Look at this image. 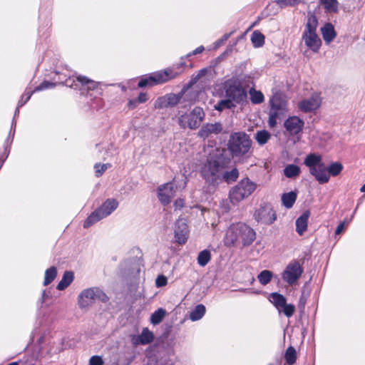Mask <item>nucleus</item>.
<instances>
[{
	"label": "nucleus",
	"instance_id": "obj_26",
	"mask_svg": "<svg viewBox=\"0 0 365 365\" xmlns=\"http://www.w3.org/2000/svg\"><path fill=\"white\" fill-rule=\"evenodd\" d=\"M73 280V274L71 272H66L61 279V280L59 282V283L57 285V289L58 290H63L67 287L70 285V284Z\"/></svg>",
	"mask_w": 365,
	"mask_h": 365
},
{
	"label": "nucleus",
	"instance_id": "obj_49",
	"mask_svg": "<svg viewBox=\"0 0 365 365\" xmlns=\"http://www.w3.org/2000/svg\"><path fill=\"white\" fill-rule=\"evenodd\" d=\"M148 96L147 94L145 93H141L138 97V103H145L148 101Z\"/></svg>",
	"mask_w": 365,
	"mask_h": 365
},
{
	"label": "nucleus",
	"instance_id": "obj_25",
	"mask_svg": "<svg viewBox=\"0 0 365 365\" xmlns=\"http://www.w3.org/2000/svg\"><path fill=\"white\" fill-rule=\"evenodd\" d=\"M269 299L279 310H280L286 303L285 297L276 292L270 294Z\"/></svg>",
	"mask_w": 365,
	"mask_h": 365
},
{
	"label": "nucleus",
	"instance_id": "obj_54",
	"mask_svg": "<svg viewBox=\"0 0 365 365\" xmlns=\"http://www.w3.org/2000/svg\"><path fill=\"white\" fill-rule=\"evenodd\" d=\"M229 37H230V34H225V35L223 36V38H222V41H227V40L228 39V38H229Z\"/></svg>",
	"mask_w": 365,
	"mask_h": 365
},
{
	"label": "nucleus",
	"instance_id": "obj_24",
	"mask_svg": "<svg viewBox=\"0 0 365 365\" xmlns=\"http://www.w3.org/2000/svg\"><path fill=\"white\" fill-rule=\"evenodd\" d=\"M319 3L326 13L335 14L338 12L339 2L337 0H319Z\"/></svg>",
	"mask_w": 365,
	"mask_h": 365
},
{
	"label": "nucleus",
	"instance_id": "obj_36",
	"mask_svg": "<svg viewBox=\"0 0 365 365\" xmlns=\"http://www.w3.org/2000/svg\"><path fill=\"white\" fill-rule=\"evenodd\" d=\"M56 269L54 267H51L49 269H46L45 272V277H44V285H48L50 284L56 277Z\"/></svg>",
	"mask_w": 365,
	"mask_h": 365
},
{
	"label": "nucleus",
	"instance_id": "obj_37",
	"mask_svg": "<svg viewBox=\"0 0 365 365\" xmlns=\"http://www.w3.org/2000/svg\"><path fill=\"white\" fill-rule=\"evenodd\" d=\"M250 100L252 103H261L264 101V96L260 91H255V89L250 90Z\"/></svg>",
	"mask_w": 365,
	"mask_h": 365
},
{
	"label": "nucleus",
	"instance_id": "obj_19",
	"mask_svg": "<svg viewBox=\"0 0 365 365\" xmlns=\"http://www.w3.org/2000/svg\"><path fill=\"white\" fill-rule=\"evenodd\" d=\"M222 130V126L220 123H206L199 130L197 135L202 138H207L212 134H218Z\"/></svg>",
	"mask_w": 365,
	"mask_h": 365
},
{
	"label": "nucleus",
	"instance_id": "obj_59",
	"mask_svg": "<svg viewBox=\"0 0 365 365\" xmlns=\"http://www.w3.org/2000/svg\"><path fill=\"white\" fill-rule=\"evenodd\" d=\"M7 365H19V363L15 361V362H11V363H10V364H9Z\"/></svg>",
	"mask_w": 365,
	"mask_h": 365
},
{
	"label": "nucleus",
	"instance_id": "obj_15",
	"mask_svg": "<svg viewBox=\"0 0 365 365\" xmlns=\"http://www.w3.org/2000/svg\"><path fill=\"white\" fill-rule=\"evenodd\" d=\"M101 291L96 288L83 290L78 296V302L81 308L90 306L96 299L100 297Z\"/></svg>",
	"mask_w": 365,
	"mask_h": 365
},
{
	"label": "nucleus",
	"instance_id": "obj_31",
	"mask_svg": "<svg viewBox=\"0 0 365 365\" xmlns=\"http://www.w3.org/2000/svg\"><path fill=\"white\" fill-rule=\"evenodd\" d=\"M211 259V254L210 252L205 250L201 251L197 256V263L201 267H205Z\"/></svg>",
	"mask_w": 365,
	"mask_h": 365
},
{
	"label": "nucleus",
	"instance_id": "obj_45",
	"mask_svg": "<svg viewBox=\"0 0 365 365\" xmlns=\"http://www.w3.org/2000/svg\"><path fill=\"white\" fill-rule=\"evenodd\" d=\"M303 0H278L277 1V4H279L280 6H284V5H295V4H297L300 2H302Z\"/></svg>",
	"mask_w": 365,
	"mask_h": 365
},
{
	"label": "nucleus",
	"instance_id": "obj_23",
	"mask_svg": "<svg viewBox=\"0 0 365 365\" xmlns=\"http://www.w3.org/2000/svg\"><path fill=\"white\" fill-rule=\"evenodd\" d=\"M297 197V192L295 191H291L282 194L281 197L282 205L287 209H290L294 204Z\"/></svg>",
	"mask_w": 365,
	"mask_h": 365
},
{
	"label": "nucleus",
	"instance_id": "obj_42",
	"mask_svg": "<svg viewBox=\"0 0 365 365\" xmlns=\"http://www.w3.org/2000/svg\"><path fill=\"white\" fill-rule=\"evenodd\" d=\"M110 167V165L108 164V163L107 164L96 163L94 165L96 176V177L101 176L103 175V173Z\"/></svg>",
	"mask_w": 365,
	"mask_h": 365
},
{
	"label": "nucleus",
	"instance_id": "obj_56",
	"mask_svg": "<svg viewBox=\"0 0 365 365\" xmlns=\"http://www.w3.org/2000/svg\"><path fill=\"white\" fill-rule=\"evenodd\" d=\"M46 297V292H45V291H43L42 293V302H44Z\"/></svg>",
	"mask_w": 365,
	"mask_h": 365
},
{
	"label": "nucleus",
	"instance_id": "obj_4",
	"mask_svg": "<svg viewBox=\"0 0 365 365\" xmlns=\"http://www.w3.org/2000/svg\"><path fill=\"white\" fill-rule=\"evenodd\" d=\"M256 234L253 229L245 224L237 223L232 225L227 230L225 237V244L227 246L241 242L244 246L251 245L255 240Z\"/></svg>",
	"mask_w": 365,
	"mask_h": 365
},
{
	"label": "nucleus",
	"instance_id": "obj_6",
	"mask_svg": "<svg viewBox=\"0 0 365 365\" xmlns=\"http://www.w3.org/2000/svg\"><path fill=\"white\" fill-rule=\"evenodd\" d=\"M304 164L309 168V173L319 183L324 184L329 182V175L320 155L309 153L304 158Z\"/></svg>",
	"mask_w": 365,
	"mask_h": 365
},
{
	"label": "nucleus",
	"instance_id": "obj_46",
	"mask_svg": "<svg viewBox=\"0 0 365 365\" xmlns=\"http://www.w3.org/2000/svg\"><path fill=\"white\" fill-rule=\"evenodd\" d=\"M168 283V279L164 275H160L155 280V284L157 287L165 286Z\"/></svg>",
	"mask_w": 365,
	"mask_h": 365
},
{
	"label": "nucleus",
	"instance_id": "obj_1",
	"mask_svg": "<svg viewBox=\"0 0 365 365\" xmlns=\"http://www.w3.org/2000/svg\"><path fill=\"white\" fill-rule=\"evenodd\" d=\"M200 174L212 191L222 182L231 183L237 180L239 172L236 168L230 170H227L225 163L220 156L210 155L207 160L202 164Z\"/></svg>",
	"mask_w": 365,
	"mask_h": 365
},
{
	"label": "nucleus",
	"instance_id": "obj_21",
	"mask_svg": "<svg viewBox=\"0 0 365 365\" xmlns=\"http://www.w3.org/2000/svg\"><path fill=\"white\" fill-rule=\"evenodd\" d=\"M321 33L326 43L329 44L336 37V33L334 26L330 23H327L321 28Z\"/></svg>",
	"mask_w": 365,
	"mask_h": 365
},
{
	"label": "nucleus",
	"instance_id": "obj_35",
	"mask_svg": "<svg viewBox=\"0 0 365 365\" xmlns=\"http://www.w3.org/2000/svg\"><path fill=\"white\" fill-rule=\"evenodd\" d=\"M251 41L255 47H260L264 43V36L259 31H254L252 34Z\"/></svg>",
	"mask_w": 365,
	"mask_h": 365
},
{
	"label": "nucleus",
	"instance_id": "obj_22",
	"mask_svg": "<svg viewBox=\"0 0 365 365\" xmlns=\"http://www.w3.org/2000/svg\"><path fill=\"white\" fill-rule=\"evenodd\" d=\"M309 212H304L296 220V231L299 235H302L307 230Z\"/></svg>",
	"mask_w": 365,
	"mask_h": 365
},
{
	"label": "nucleus",
	"instance_id": "obj_9",
	"mask_svg": "<svg viewBox=\"0 0 365 365\" xmlns=\"http://www.w3.org/2000/svg\"><path fill=\"white\" fill-rule=\"evenodd\" d=\"M118 206L115 199H108L99 208L93 212L85 220L84 228H88L96 222L110 215Z\"/></svg>",
	"mask_w": 365,
	"mask_h": 365
},
{
	"label": "nucleus",
	"instance_id": "obj_50",
	"mask_svg": "<svg viewBox=\"0 0 365 365\" xmlns=\"http://www.w3.org/2000/svg\"><path fill=\"white\" fill-rule=\"evenodd\" d=\"M345 229V222H341L336 227V230H335V233L336 235H339L341 232L344 231V230Z\"/></svg>",
	"mask_w": 365,
	"mask_h": 365
},
{
	"label": "nucleus",
	"instance_id": "obj_16",
	"mask_svg": "<svg viewBox=\"0 0 365 365\" xmlns=\"http://www.w3.org/2000/svg\"><path fill=\"white\" fill-rule=\"evenodd\" d=\"M189 235L187 225L184 220H178L175 226V238L180 245L186 242Z\"/></svg>",
	"mask_w": 365,
	"mask_h": 365
},
{
	"label": "nucleus",
	"instance_id": "obj_34",
	"mask_svg": "<svg viewBox=\"0 0 365 365\" xmlns=\"http://www.w3.org/2000/svg\"><path fill=\"white\" fill-rule=\"evenodd\" d=\"M270 136V133L268 131L262 130L256 133L255 139L259 145H264L268 141Z\"/></svg>",
	"mask_w": 365,
	"mask_h": 365
},
{
	"label": "nucleus",
	"instance_id": "obj_18",
	"mask_svg": "<svg viewBox=\"0 0 365 365\" xmlns=\"http://www.w3.org/2000/svg\"><path fill=\"white\" fill-rule=\"evenodd\" d=\"M154 334L150 331L148 328H143L142 332L138 335H134L131 338V341L133 345L138 346L145 345L151 343L154 340Z\"/></svg>",
	"mask_w": 365,
	"mask_h": 365
},
{
	"label": "nucleus",
	"instance_id": "obj_58",
	"mask_svg": "<svg viewBox=\"0 0 365 365\" xmlns=\"http://www.w3.org/2000/svg\"><path fill=\"white\" fill-rule=\"evenodd\" d=\"M230 210V207L229 206L227 205L225 207V212H228Z\"/></svg>",
	"mask_w": 365,
	"mask_h": 365
},
{
	"label": "nucleus",
	"instance_id": "obj_12",
	"mask_svg": "<svg viewBox=\"0 0 365 365\" xmlns=\"http://www.w3.org/2000/svg\"><path fill=\"white\" fill-rule=\"evenodd\" d=\"M322 103V98L320 94L314 93L309 98L299 101L297 108L303 113L314 112L320 108Z\"/></svg>",
	"mask_w": 365,
	"mask_h": 365
},
{
	"label": "nucleus",
	"instance_id": "obj_48",
	"mask_svg": "<svg viewBox=\"0 0 365 365\" xmlns=\"http://www.w3.org/2000/svg\"><path fill=\"white\" fill-rule=\"evenodd\" d=\"M174 206L175 209L182 208L184 206V200L177 199L174 202Z\"/></svg>",
	"mask_w": 365,
	"mask_h": 365
},
{
	"label": "nucleus",
	"instance_id": "obj_28",
	"mask_svg": "<svg viewBox=\"0 0 365 365\" xmlns=\"http://www.w3.org/2000/svg\"><path fill=\"white\" fill-rule=\"evenodd\" d=\"M166 315V311L163 308H159L150 316V323L156 325L160 324Z\"/></svg>",
	"mask_w": 365,
	"mask_h": 365
},
{
	"label": "nucleus",
	"instance_id": "obj_17",
	"mask_svg": "<svg viewBox=\"0 0 365 365\" xmlns=\"http://www.w3.org/2000/svg\"><path fill=\"white\" fill-rule=\"evenodd\" d=\"M304 123L297 116L288 118L284 123V128L291 135H297L302 130Z\"/></svg>",
	"mask_w": 365,
	"mask_h": 365
},
{
	"label": "nucleus",
	"instance_id": "obj_44",
	"mask_svg": "<svg viewBox=\"0 0 365 365\" xmlns=\"http://www.w3.org/2000/svg\"><path fill=\"white\" fill-rule=\"evenodd\" d=\"M55 86H56V84L53 83H50L48 81H44V82L41 83L38 86H37L35 88L34 91H42V90L48 89V88H53Z\"/></svg>",
	"mask_w": 365,
	"mask_h": 365
},
{
	"label": "nucleus",
	"instance_id": "obj_47",
	"mask_svg": "<svg viewBox=\"0 0 365 365\" xmlns=\"http://www.w3.org/2000/svg\"><path fill=\"white\" fill-rule=\"evenodd\" d=\"M90 365H103V361L99 356H93L89 360Z\"/></svg>",
	"mask_w": 365,
	"mask_h": 365
},
{
	"label": "nucleus",
	"instance_id": "obj_39",
	"mask_svg": "<svg viewBox=\"0 0 365 365\" xmlns=\"http://www.w3.org/2000/svg\"><path fill=\"white\" fill-rule=\"evenodd\" d=\"M166 100L168 101V103L170 107H173L177 105L181 98L180 95H177L175 93H169L165 96Z\"/></svg>",
	"mask_w": 365,
	"mask_h": 365
},
{
	"label": "nucleus",
	"instance_id": "obj_3",
	"mask_svg": "<svg viewBox=\"0 0 365 365\" xmlns=\"http://www.w3.org/2000/svg\"><path fill=\"white\" fill-rule=\"evenodd\" d=\"M205 117V113L200 106H195L192 109L183 107L178 110L174 119L180 128L195 130L200 126Z\"/></svg>",
	"mask_w": 365,
	"mask_h": 365
},
{
	"label": "nucleus",
	"instance_id": "obj_30",
	"mask_svg": "<svg viewBox=\"0 0 365 365\" xmlns=\"http://www.w3.org/2000/svg\"><path fill=\"white\" fill-rule=\"evenodd\" d=\"M77 81L82 84V86H86L88 90H94L98 86V83L93 80L83 76H78Z\"/></svg>",
	"mask_w": 365,
	"mask_h": 365
},
{
	"label": "nucleus",
	"instance_id": "obj_13",
	"mask_svg": "<svg viewBox=\"0 0 365 365\" xmlns=\"http://www.w3.org/2000/svg\"><path fill=\"white\" fill-rule=\"evenodd\" d=\"M176 186L174 182H167L157 188V196L163 205H168L174 197L176 192Z\"/></svg>",
	"mask_w": 365,
	"mask_h": 365
},
{
	"label": "nucleus",
	"instance_id": "obj_55",
	"mask_svg": "<svg viewBox=\"0 0 365 365\" xmlns=\"http://www.w3.org/2000/svg\"><path fill=\"white\" fill-rule=\"evenodd\" d=\"M205 73V71L204 70H201L199 73L197 74V78H200L201 76H202Z\"/></svg>",
	"mask_w": 365,
	"mask_h": 365
},
{
	"label": "nucleus",
	"instance_id": "obj_20",
	"mask_svg": "<svg viewBox=\"0 0 365 365\" xmlns=\"http://www.w3.org/2000/svg\"><path fill=\"white\" fill-rule=\"evenodd\" d=\"M271 108L270 110H274L276 113L284 115L287 108L286 102L282 100L279 96H274L270 100Z\"/></svg>",
	"mask_w": 365,
	"mask_h": 365
},
{
	"label": "nucleus",
	"instance_id": "obj_29",
	"mask_svg": "<svg viewBox=\"0 0 365 365\" xmlns=\"http://www.w3.org/2000/svg\"><path fill=\"white\" fill-rule=\"evenodd\" d=\"M205 313V307L202 304H198L190 314V319L192 321L200 319Z\"/></svg>",
	"mask_w": 365,
	"mask_h": 365
},
{
	"label": "nucleus",
	"instance_id": "obj_8",
	"mask_svg": "<svg viewBox=\"0 0 365 365\" xmlns=\"http://www.w3.org/2000/svg\"><path fill=\"white\" fill-rule=\"evenodd\" d=\"M251 148V140L242 132L235 133L230 137L228 149L233 156H242L247 153Z\"/></svg>",
	"mask_w": 365,
	"mask_h": 365
},
{
	"label": "nucleus",
	"instance_id": "obj_14",
	"mask_svg": "<svg viewBox=\"0 0 365 365\" xmlns=\"http://www.w3.org/2000/svg\"><path fill=\"white\" fill-rule=\"evenodd\" d=\"M255 217L258 221L265 225H270L276 220V214L270 205L260 207L255 211Z\"/></svg>",
	"mask_w": 365,
	"mask_h": 365
},
{
	"label": "nucleus",
	"instance_id": "obj_7",
	"mask_svg": "<svg viewBox=\"0 0 365 365\" xmlns=\"http://www.w3.org/2000/svg\"><path fill=\"white\" fill-rule=\"evenodd\" d=\"M257 185L248 178L241 180L229 191V199L232 204L237 205L248 197L256 190Z\"/></svg>",
	"mask_w": 365,
	"mask_h": 365
},
{
	"label": "nucleus",
	"instance_id": "obj_57",
	"mask_svg": "<svg viewBox=\"0 0 365 365\" xmlns=\"http://www.w3.org/2000/svg\"><path fill=\"white\" fill-rule=\"evenodd\" d=\"M361 192H365V184L361 187Z\"/></svg>",
	"mask_w": 365,
	"mask_h": 365
},
{
	"label": "nucleus",
	"instance_id": "obj_11",
	"mask_svg": "<svg viewBox=\"0 0 365 365\" xmlns=\"http://www.w3.org/2000/svg\"><path fill=\"white\" fill-rule=\"evenodd\" d=\"M303 268L299 262L291 261L282 274V278L289 285L294 284L301 277Z\"/></svg>",
	"mask_w": 365,
	"mask_h": 365
},
{
	"label": "nucleus",
	"instance_id": "obj_32",
	"mask_svg": "<svg viewBox=\"0 0 365 365\" xmlns=\"http://www.w3.org/2000/svg\"><path fill=\"white\" fill-rule=\"evenodd\" d=\"M273 277V274L269 270H263L257 276L259 283L266 285L270 282Z\"/></svg>",
	"mask_w": 365,
	"mask_h": 365
},
{
	"label": "nucleus",
	"instance_id": "obj_40",
	"mask_svg": "<svg viewBox=\"0 0 365 365\" xmlns=\"http://www.w3.org/2000/svg\"><path fill=\"white\" fill-rule=\"evenodd\" d=\"M283 115L276 113L274 110H269V116L268 123L270 128H274L277 125V120L280 119Z\"/></svg>",
	"mask_w": 365,
	"mask_h": 365
},
{
	"label": "nucleus",
	"instance_id": "obj_27",
	"mask_svg": "<svg viewBox=\"0 0 365 365\" xmlns=\"http://www.w3.org/2000/svg\"><path fill=\"white\" fill-rule=\"evenodd\" d=\"M301 172L300 168L294 164H289L284 169V174L288 178H296Z\"/></svg>",
	"mask_w": 365,
	"mask_h": 365
},
{
	"label": "nucleus",
	"instance_id": "obj_53",
	"mask_svg": "<svg viewBox=\"0 0 365 365\" xmlns=\"http://www.w3.org/2000/svg\"><path fill=\"white\" fill-rule=\"evenodd\" d=\"M69 83H70V79L66 80V82H65V83H66V86H69V87H71V88H73V84H70Z\"/></svg>",
	"mask_w": 365,
	"mask_h": 365
},
{
	"label": "nucleus",
	"instance_id": "obj_38",
	"mask_svg": "<svg viewBox=\"0 0 365 365\" xmlns=\"http://www.w3.org/2000/svg\"><path fill=\"white\" fill-rule=\"evenodd\" d=\"M285 359L288 364L292 365L296 361V351L293 346L287 348L285 352Z\"/></svg>",
	"mask_w": 365,
	"mask_h": 365
},
{
	"label": "nucleus",
	"instance_id": "obj_43",
	"mask_svg": "<svg viewBox=\"0 0 365 365\" xmlns=\"http://www.w3.org/2000/svg\"><path fill=\"white\" fill-rule=\"evenodd\" d=\"M283 313L287 317H292L294 312H295V307L293 304H287L285 303L284 305L281 308Z\"/></svg>",
	"mask_w": 365,
	"mask_h": 365
},
{
	"label": "nucleus",
	"instance_id": "obj_52",
	"mask_svg": "<svg viewBox=\"0 0 365 365\" xmlns=\"http://www.w3.org/2000/svg\"><path fill=\"white\" fill-rule=\"evenodd\" d=\"M26 97L25 101L24 103H21V101L19 102V106H22L24 105V103L25 102H26L30 98V97L31 96V93H26Z\"/></svg>",
	"mask_w": 365,
	"mask_h": 365
},
{
	"label": "nucleus",
	"instance_id": "obj_51",
	"mask_svg": "<svg viewBox=\"0 0 365 365\" xmlns=\"http://www.w3.org/2000/svg\"><path fill=\"white\" fill-rule=\"evenodd\" d=\"M203 51H204V47L202 46H200L192 51V54L195 55V54L202 53Z\"/></svg>",
	"mask_w": 365,
	"mask_h": 365
},
{
	"label": "nucleus",
	"instance_id": "obj_10",
	"mask_svg": "<svg viewBox=\"0 0 365 365\" xmlns=\"http://www.w3.org/2000/svg\"><path fill=\"white\" fill-rule=\"evenodd\" d=\"M177 76V73H173L170 69H166L163 71H159L154 73L153 76L143 78L138 82V86L140 88L149 86H152L156 84L163 83L173 79Z\"/></svg>",
	"mask_w": 365,
	"mask_h": 365
},
{
	"label": "nucleus",
	"instance_id": "obj_33",
	"mask_svg": "<svg viewBox=\"0 0 365 365\" xmlns=\"http://www.w3.org/2000/svg\"><path fill=\"white\" fill-rule=\"evenodd\" d=\"M342 170V164L338 162L331 163L328 168H327V172L329 176H337L339 175Z\"/></svg>",
	"mask_w": 365,
	"mask_h": 365
},
{
	"label": "nucleus",
	"instance_id": "obj_2",
	"mask_svg": "<svg viewBox=\"0 0 365 365\" xmlns=\"http://www.w3.org/2000/svg\"><path fill=\"white\" fill-rule=\"evenodd\" d=\"M247 93L240 83L237 80H228L225 83V99L219 101L215 106V109L222 111L225 108L242 107L247 103Z\"/></svg>",
	"mask_w": 365,
	"mask_h": 365
},
{
	"label": "nucleus",
	"instance_id": "obj_5",
	"mask_svg": "<svg viewBox=\"0 0 365 365\" xmlns=\"http://www.w3.org/2000/svg\"><path fill=\"white\" fill-rule=\"evenodd\" d=\"M317 18L314 14L309 13L302 40L306 46L314 53H317L322 46V41L317 34Z\"/></svg>",
	"mask_w": 365,
	"mask_h": 365
},
{
	"label": "nucleus",
	"instance_id": "obj_41",
	"mask_svg": "<svg viewBox=\"0 0 365 365\" xmlns=\"http://www.w3.org/2000/svg\"><path fill=\"white\" fill-rule=\"evenodd\" d=\"M154 107L156 109H162L170 107L168 103V101L166 100L165 96H160L156 99L154 103Z\"/></svg>",
	"mask_w": 365,
	"mask_h": 365
}]
</instances>
